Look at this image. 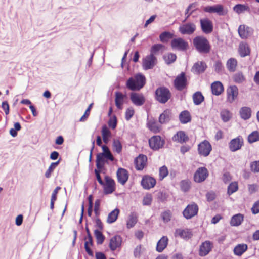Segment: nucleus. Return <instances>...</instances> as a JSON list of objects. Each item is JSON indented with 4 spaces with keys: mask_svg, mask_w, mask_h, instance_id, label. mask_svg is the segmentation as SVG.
I'll list each match as a JSON object with an SVG mask.
<instances>
[{
    "mask_svg": "<svg viewBox=\"0 0 259 259\" xmlns=\"http://www.w3.org/2000/svg\"><path fill=\"white\" fill-rule=\"evenodd\" d=\"M238 34L242 39L247 38L251 34V29L245 25H241L239 26Z\"/></svg>",
    "mask_w": 259,
    "mask_h": 259,
    "instance_id": "b1692460",
    "label": "nucleus"
},
{
    "mask_svg": "<svg viewBox=\"0 0 259 259\" xmlns=\"http://www.w3.org/2000/svg\"><path fill=\"white\" fill-rule=\"evenodd\" d=\"M179 31L182 34H191L196 30V26L193 23H188L180 26Z\"/></svg>",
    "mask_w": 259,
    "mask_h": 259,
    "instance_id": "dca6fc26",
    "label": "nucleus"
},
{
    "mask_svg": "<svg viewBox=\"0 0 259 259\" xmlns=\"http://www.w3.org/2000/svg\"><path fill=\"white\" fill-rule=\"evenodd\" d=\"M203 11L208 13H215L219 15H224V8L222 5H217L213 6H207L204 7Z\"/></svg>",
    "mask_w": 259,
    "mask_h": 259,
    "instance_id": "412c9836",
    "label": "nucleus"
},
{
    "mask_svg": "<svg viewBox=\"0 0 259 259\" xmlns=\"http://www.w3.org/2000/svg\"><path fill=\"white\" fill-rule=\"evenodd\" d=\"M113 150L119 154L121 152L122 146L119 140H114L113 142Z\"/></svg>",
    "mask_w": 259,
    "mask_h": 259,
    "instance_id": "3c124183",
    "label": "nucleus"
},
{
    "mask_svg": "<svg viewBox=\"0 0 259 259\" xmlns=\"http://www.w3.org/2000/svg\"><path fill=\"white\" fill-rule=\"evenodd\" d=\"M233 10L238 14L242 13L245 11H250L249 7L247 5L243 4H237L235 5L233 8Z\"/></svg>",
    "mask_w": 259,
    "mask_h": 259,
    "instance_id": "a19ab883",
    "label": "nucleus"
},
{
    "mask_svg": "<svg viewBox=\"0 0 259 259\" xmlns=\"http://www.w3.org/2000/svg\"><path fill=\"white\" fill-rule=\"evenodd\" d=\"M171 112L170 110H165L159 117V122L161 124L168 122L170 119Z\"/></svg>",
    "mask_w": 259,
    "mask_h": 259,
    "instance_id": "7c9ffc66",
    "label": "nucleus"
},
{
    "mask_svg": "<svg viewBox=\"0 0 259 259\" xmlns=\"http://www.w3.org/2000/svg\"><path fill=\"white\" fill-rule=\"evenodd\" d=\"M241 117L245 120L249 119L251 117V110L249 107H243L240 110Z\"/></svg>",
    "mask_w": 259,
    "mask_h": 259,
    "instance_id": "c9c22d12",
    "label": "nucleus"
},
{
    "mask_svg": "<svg viewBox=\"0 0 259 259\" xmlns=\"http://www.w3.org/2000/svg\"><path fill=\"white\" fill-rule=\"evenodd\" d=\"M188 80L186 73L182 72L178 75L174 81L175 88L179 91H182L186 89L188 86Z\"/></svg>",
    "mask_w": 259,
    "mask_h": 259,
    "instance_id": "20e7f679",
    "label": "nucleus"
},
{
    "mask_svg": "<svg viewBox=\"0 0 259 259\" xmlns=\"http://www.w3.org/2000/svg\"><path fill=\"white\" fill-rule=\"evenodd\" d=\"M173 34L169 32H164L162 33L160 36L159 38L160 41L163 42H166L169 39L172 38Z\"/></svg>",
    "mask_w": 259,
    "mask_h": 259,
    "instance_id": "8fccbe9b",
    "label": "nucleus"
},
{
    "mask_svg": "<svg viewBox=\"0 0 259 259\" xmlns=\"http://www.w3.org/2000/svg\"><path fill=\"white\" fill-rule=\"evenodd\" d=\"M105 155L99 153L97 154L96 165L98 169H102L105 164Z\"/></svg>",
    "mask_w": 259,
    "mask_h": 259,
    "instance_id": "473e14b6",
    "label": "nucleus"
},
{
    "mask_svg": "<svg viewBox=\"0 0 259 259\" xmlns=\"http://www.w3.org/2000/svg\"><path fill=\"white\" fill-rule=\"evenodd\" d=\"M213 244L209 241H205L200 246L199 255L201 256L207 255L211 250Z\"/></svg>",
    "mask_w": 259,
    "mask_h": 259,
    "instance_id": "a211bd4d",
    "label": "nucleus"
},
{
    "mask_svg": "<svg viewBox=\"0 0 259 259\" xmlns=\"http://www.w3.org/2000/svg\"><path fill=\"white\" fill-rule=\"evenodd\" d=\"M171 93L168 88L158 87L155 92V99L160 103L165 104L171 98Z\"/></svg>",
    "mask_w": 259,
    "mask_h": 259,
    "instance_id": "7ed1b4c3",
    "label": "nucleus"
},
{
    "mask_svg": "<svg viewBox=\"0 0 259 259\" xmlns=\"http://www.w3.org/2000/svg\"><path fill=\"white\" fill-rule=\"evenodd\" d=\"M115 105L119 110H122L123 109V105L124 104V100L126 98V96L125 95H123L120 92H115Z\"/></svg>",
    "mask_w": 259,
    "mask_h": 259,
    "instance_id": "393cba45",
    "label": "nucleus"
},
{
    "mask_svg": "<svg viewBox=\"0 0 259 259\" xmlns=\"http://www.w3.org/2000/svg\"><path fill=\"white\" fill-rule=\"evenodd\" d=\"M101 133L103 137V140L105 143L107 144L108 142L109 139L111 136V132L106 126V125H104L102 126Z\"/></svg>",
    "mask_w": 259,
    "mask_h": 259,
    "instance_id": "4c0bfd02",
    "label": "nucleus"
},
{
    "mask_svg": "<svg viewBox=\"0 0 259 259\" xmlns=\"http://www.w3.org/2000/svg\"><path fill=\"white\" fill-rule=\"evenodd\" d=\"M171 47L173 49L185 51L188 47V44L182 38H175L171 41Z\"/></svg>",
    "mask_w": 259,
    "mask_h": 259,
    "instance_id": "9b49d317",
    "label": "nucleus"
},
{
    "mask_svg": "<svg viewBox=\"0 0 259 259\" xmlns=\"http://www.w3.org/2000/svg\"><path fill=\"white\" fill-rule=\"evenodd\" d=\"M211 89L213 95L219 96L224 92V86L220 81H215L211 84Z\"/></svg>",
    "mask_w": 259,
    "mask_h": 259,
    "instance_id": "cd10ccee",
    "label": "nucleus"
},
{
    "mask_svg": "<svg viewBox=\"0 0 259 259\" xmlns=\"http://www.w3.org/2000/svg\"><path fill=\"white\" fill-rule=\"evenodd\" d=\"M164 46L162 44H155L152 46L151 49L150 54H156L159 51L164 48Z\"/></svg>",
    "mask_w": 259,
    "mask_h": 259,
    "instance_id": "13d9d810",
    "label": "nucleus"
},
{
    "mask_svg": "<svg viewBox=\"0 0 259 259\" xmlns=\"http://www.w3.org/2000/svg\"><path fill=\"white\" fill-rule=\"evenodd\" d=\"M189 140V137L186 134L185 132L183 131H179L172 137V140L174 142L183 144L186 143Z\"/></svg>",
    "mask_w": 259,
    "mask_h": 259,
    "instance_id": "6ab92c4d",
    "label": "nucleus"
},
{
    "mask_svg": "<svg viewBox=\"0 0 259 259\" xmlns=\"http://www.w3.org/2000/svg\"><path fill=\"white\" fill-rule=\"evenodd\" d=\"M119 213V210L117 208L115 209L112 211L107 217V221L109 223L114 222L117 219Z\"/></svg>",
    "mask_w": 259,
    "mask_h": 259,
    "instance_id": "79ce46f5",
    "label": "nucleus"
},
{
    "mask_svg": "<svg viewBox=\"0 0 259 259\" xmlns=\"http://www.w3.org/2000/svg\"><path fill=\"white\" fill-rule=\"evenodd\" d=\"M221 117L223 121L227 122L231 118V114L228 110H224L221 112Z\"/></svg>",
    "mask_w": 259,
    "mask_h": 259,
    "instance_id": "4d7b16f0",
    "label": "nucleus"
},
{
    "mask_svg": "<svg viewBox=\"0 0 259 259\" xmlns=\"http://www.w3.org/2000/svg\"><path fill=\"white\" fill-rule=\"evenodd\" d=\"M243 144L242 138L237 137L231 140L229 143L230 150L232 152H235L241 149Z\"/></svg>",
    "mask_w": 259,
    "mask_h": 259,
    "instance_id": "aec40b11",
    "label": "nucleus"
},
{
    "mask_svg": "<svg viewBox=\"0 0 259 259\" xmlns=\"http://www.w3.org/2000/svg\"><path fill=\"white\" fill-rule=\"evenodd\" d=\"M103 152L101 153V154H103V155H105V157L106 159H109L111 161L114 160V157L110 151L108 147L106 145H103L102 147Z\"/></svg>",
    "mask_w": 259,
    "mask_h": 259,
    "instance_id": "a18cd8bd",
    "label": "nucleus"
},
{
    "mask_svg": "<svg viewBox=\"0 0 259 259\" xmlns=\"http://www.w3.org/2000/svg\"><path fill=\"white\" fill-rule=\"evenodd\" d=\"M244 217L242 214L238 213L234 215L231 218L230 224L233 226H238L241 225L243 221Z\"/></svg>",
    "mask_w": 259,
    "mask_h": 259,
    "instance_id": "f704fd0d",
    "label": "nucleus"
},
{
    "mask_svg": "<svg viewBox=\"0 0 259 259\" xmlns=\"http://www.w3.org/2000/svg\"><path fill=\"white\" fill-rule=\"evenodd\" d=\"M93 103L90 104L87 110H85L83 115L80 118V121H84L90 115V110L93 106Z\"/></svg>",
    "mask_w": 259,
    "mask_h": 259,
    "instance_id": "680f3d73",
    "label": "nucleus"
},
{
    "mask_svg": "<svg viewBox=\"0 0 259 259\" xmlns=\"http://www.w3.org/2000/svg\"><path fill=\"white\" fill-rule=\"evenodd\" d=\"M196 49L201 53H208L211 50V45L207 39L203 36H198L193 40Z\"/></svg>",
    "mask_w": 259,
    "mask_h": 259,
    "instance_id": "f03ea898",
    "label": "nucleus"
},
{
    "mask_svg": "<svg viewBox=\"0 0 259 259\" xmlns=\"http://www.w3.org/2000/svg\"><path fill=\"white\" fill-rule=\"evenodd\" d=\"M156 183V180L154 178L146 175L143 176L142 179L141 185L144 189L148 190L153 188Z\"/></svg>",
    "mask_w": 259,
    "mask_h": 259,
    "instance_id": "4468645a",
    "label": "nucleus"
},
{
    "mask_svg": "<svg viewBox=\"0 0 259 259\" xmlns=\"http://www.w3.org/2000/svg\"><path fill=\"white\" fill-rule=\"evenodd\" d=\"M130 99L132 103L136 106H142L145 102V98L143 94L135 92L131 94Z\"/></svg>",
    "mask_w": 259,
    "mask_h": 259,
    "instance_id": "f3484780",
    "label": "nucleus"
},
{
    "mask_svg": "<svg viewBox=\"0 0 259 259\" xmlns=\"http://www.w3.org/2000/svg\"><path fill=\"white\" fill-rule=\"evenodd\" d=\"M238 53L242 57L249 55L250 54V49L248 45L246 42H240L239 45Z\"/></svg>",
    "mask_w": 259,
    "mask_h": 259,
    "instance_id": "bb28decb",
    "label": "nucleus"
},
{
    "mask_svg": "<svg viewBox=\"0 0 259 259\" xmlns=\"http://www.w3.org/2000/svg\"><path fill=\"white\" fill-rule=\"evenodd\" d=\"M122 239L119 236H115L111 238L109 247L112 251H114L121 245Z\"/></svg>",
    "mask_w": 259,
    "mask_h": 259,
    "instance_id": "a878e982",
    "label": "nucleus"
},
{
    "mask_svg": "<svg viewBox=\"0 0 259 259\" xmlns=\"http://www.w3.org/2000/svg\"><path fill=\"white\" fill-rule=\"evenodd\" d=\"M233 79L235 83H241L245 80V78L242 73L238 72L234 75Z\"/></svg>",
    "mask_w": 259,
    "mask_h": 259,
    "instance_id": "5fc2aeb1",
    "label": "nucleus"
},
{
    "mask_svg": "<svg viewBox=\"0 0 259 259\" xmlns=\"http://www.w3.org/2000/svg\"><path fill=\"white\" fill-rule=\"evenodd\" d=\"M250 168L254 172H259V161H254L251 163Z\"/></svg>",
    "mask_w": 259,
    "mask_h": 259,
    "instance_id": "e2e57ef3",
    "label": "nucleus"
},
{
    "mask_svg": "<svg viewBox=\"0 0 259 259\" xmlns=\"http://www.w3.org/2000/svg\"><path fill=\"white\" fill-rule=\"evenodd\" d=\"M247 245L245 244H238L234 248V253L235 255L241 256L247 249Z\"/></svg>",
    "mask_w": 259,
    "mask_h": 259,
    "instance_id": "e433bc0d",
    "label": "nucleus"
},
{
    "mask_svg": "<svg viewBox=\"0 0 259 259\" xmlns=\"http://www.w3.org/2000/svg\"><path fill=\"white\" fill-rule=\"evenodd\" d=\"M213 67L215 72L219 73L221 72L223 69V66L221 61H217L215 62Z\"/></svg>",
    "mask_w": 259,
    "mask_h": 259,
    "instance_id": "052dcab7",
    "label": "nucleus"
},
{
    "mask_svg": "<svg viewBox=\"0 0 259 259\" xmlns=\"http://www.w3.org/2000/svg\"><path fill=\"white\" fill-rule=\"evenodd\" d=\"M138 221V215L135 212L131 213L128 217L127 221V227H133L134 226Z\"/></svg>",
    "mask_w": 259,
    "mask_h": 259,
    "instance_id": "37998d69",
    "label": "nucleus"
},
{
    "mask_svg": "<svg viewBox=\"0 0 259 259\" xmlns=\"http://www.w3.org/2000/svg\"><path fill=\"white\" fill-rule=\"evenodd\" d=\"M135 113V111L132 107L128 108L125 113V118L126 120L128 121L133 116Z\"/></svg>",
    "mask_w": 259,
    "mask_h": 259,
    "instance_id": "bf43d9fd",
    "label": "nucleus"
},
{
    "mask_svg": "<svg viewBox=\"0 0 259 259\" xmlns=\"http://www.w3.org/2000/svg\"><path fill=\"white\" fill-rule=\"evenodd\" d=\"M157 59L153 54L146 56L143 60L142 66L144 70L152 68L156 64Z\"/></svg>",
    "mask_w": 259,
    "mask_h": 259,
    "instance_id": "9d476101",
    "label": "nucleus"
},
{
    "mask_svg": "<svg viewBox=\"0 0 259 259\" xmlns=\"http://www.w3.org/2000/svg\"><path fill=\"white\" fill-rule=\"evenodd\" d=\"M207 67L206 64L204 62H198L193 66L192 69L197 73L203 72Z\"/></svg>",
    "mask_w": 259,
    "mask_h": 259,
    "instance_id": "72a5a7b5",
    "label": "nucleus"
},
{
    "mask_svg": "<svg viewBox=\"0 0 259 259\" xmlns=\"http://www.w3.org/2000/svg\"><path fill=\"white\" fill-rule=\"evenodd\" d=\"M145 83L146 78L144 75L138 73L126 81V86L131 91H139L144 87Z\"/></svg>",
    "mask_w": 259,
    "mask_h": 259,
    "instance_id": "f257e3e1",
    "label": "nucleus"
},
{
    "mask_svg": "<svg viewBox=\"0 0 259 259\" xmlns=\"http://www.w3.org/2000/svg\"><path fill=\"white\" fill-rule=\"evenodd\" d=\"M101 169H98V168L95 169V173L96 175L97 180L98 182H99V183L101 185H104V183L102 181L101 177L100 176V172H101Z\"/></svg>",
    "mask_w": 259,
    "mask_h": 259,
    "instance_id": "338daca9",
    "label": "nucleus"
},
{
    "mask_svg": "<svg viewBox=\"0 0 259 259\" xmlns=\"http://www.w3.org/2000/svg\"><path fill=\"white\" fill-rule=\"evenodd\" d=\"M168 239L166 236H163L157 242L156 250L158 252H161L166 247Z\"/></svg>",
    "mask_w": 259,
    "mask_h": 259,
    "instance_id": "c756f323",
    "label": "nucleus"
},
{
    "mask_svg": "<svg viewBox=\"0 0 259 259\" xmlns=\"http://www.w3.org/2000/svg\"><path fill=\"white\" fill-rule=\"evenodd\" d=\"M199 210L198 206L194 202L188 204L183 211L184 217L187 219H191L196 215Z\"/></svg>",
    "mask_w": 259,
    "mask_h": 259,
    "instance_id": "39448f33",
    "label": "nucleus"
},
{
    "mask_svg": "<svg viewBox=\"0 0 259 259\" xmlns=\"http://www.w3.org/2000/svg\"><path fill=\"white\" fill-rule=\"evenodd\" d=\"M163 58L166 63L169 64L175 61L177 56L175 54L169 53L164 56Z\"/></svg>",
    "mask_w": 259,
    "mask_h": 259,
    "instance_id": "603ef678",
    "label": "nucleus"
},
{
    "mask_svg": "<svg viewBox=\"0 0 259 259\" xmlns=\"http://www.w3.org/2000/svg\"><path fill=\"white\" fill-rule=\"evenodd\" d=\"M168 174V170L167 167L165 165L162 166L159 168V180H162L165 178Z\"/></svg>",
    "mask_w": 259,
    "mask_h": 259,
    "instance_id": "6e6d98bb",
    "label": "nucleus"
},
{
    "mask_svg": "<svg viewBox=\"0 0 259 259\" xmlns=\"http://www.w3.org/2000/svg\"><path fill=\"white\" fill-rule=\"evenodd\" d=\"M171 215V213L169 210L165 211L161 214L162 220L165 222H168L170 220Z\"/></svg>",
    "mask_w": 259,
    "mask_h": 259,
    "instance_id": "0e129e2a",
    "label": "nucleus"
},
{
    "mask_svg": "<svg viewBox=\"0 0 259 259\" xmlns=\"http://www.w3.org/2000/svg\"><path fill=\"white\" fill-rule=\"evenodd\" d=\"M179 118L182 124H186L191 121V115L187 110L183 111L179 114Z\"/></svg>",
    "mask_w": 259,
    "mask_h": 259,
    "instance_id": "2f4dec72",
    "label": "nucleus"
},
{
    "mask_svg": "<svg viewBox=\"0 0 259 259\" xmlns=\"http://www.w3.org/2000/svg\"><path fill=\"white\" fill-rule=\"evenodd\" d=\"M248 141L250 143L259 141V133L257 131H254L250 134L248 137Z\"/></svg>",
    "mask_w": 259,
    "mask_h": 259,
    "instance_id": "de8ad7c7",
    "label": "nucleus"
},
{
    "mask_svg": "<svg viewBox=\"0 0 259 259\" xmlns=\"http://www.w3.org/2000/svg\"><path fill=\"white\" fill-rule=\"evenodd\" d=\"M202 31L205 34L211 33L213 31V25L212 22L208 18L201 19L200 20Z\"/></svg>",
    "mask_w": 259,
    "mask_h": 259,
    "instance_id": "f8f14e48",
    "label": "nucleus"
},
{
    "mask_svg": "<svg viewBox=\"0 0 259 259\" xmlns=\"http://www.w3.org/2000/svg\"><path fill=\"white\" fill-rule=\"evenodd\" d=\"M181 189L186 192L189 190L191 187V182L188 180H182L180 182Z\"/></svg>",
    "mask_w": 259,
    "mask_h": 259,
    "instance_id": "49530a36",
    "label": "nucleus"
},
{
    "mask_svg": "<svg viewBox=\"0 0 259 259\" xmlns=\"http://www.w3.org/2000/svg\"><path fill=\"white\" fill-rule=\"evenodd\" d=\"M105 184L104 186V192L105 194H111L115 190V183L113 179L108 176L105 178Z\"/></svg>",
    "mask_w": 259,
    "mask_h": 259,
    "instance_id": "ddd939ff",
    "label": "nucleus"
},
{
    "mask_svg": "<svg viewBox=\"0 0 259 259\" xmlns=\"http://www.w3.org/2000/svg\"><path fill=\"white\" fill-rule=\"evenodd\" d=\"M209 175L207 169L204 167H199L194 175V180L197 183H201L204 181Z\"/></svg>",
    "mask_w": 259,
    "mask_h": 259,
    "instance_id": "6e6552de",
    "label": "nucleus"
},
{
    "mask_svg": "<svg viewBox=\"0 0 259 259\" xmlns=\"http://www.w3.org/2000/svg\"><path fill=\"white\" fill-rule=\"evenodd\" d=\"M94 233L97 239V243L98 244H102L104 240L105 237L103 236L102 232L98 230H95Z\"/></svg>",
    "mask_w": 259,
    "mask_h": 259,
    "instance_id": "864d4df0",
    "label": "nucleus"
},
{
    "mask_svg": "<svg viewBox=\"0 0 259 259\" xmlns=\"http://www.w3.org/2000/svg\"><path fill=\"white\" fill-rule=\"evenodd\" d=\"M238 189V185L237 182H231L228 187L227 193L230 195L236 192Z\"/></svg>",
    "mask_w": 259,
    "mask_h": 259,
    "instance_id": "c03bdc74",
    "label": "nucleus"
},
{
    "mask_svg": "<svg viewBox=\"0 0 259 259\" xmlns=\"http://www.w3.org/2000/svg\"><path fill=\"white\" fill-rule=\"evenodd\" d=\"M227 102L232 103L236 100L239 95L238 89L236 85H230L228 87L226 91Z\"/></svg>",
    "mask_w": 259,
    "mask_h": 259,
    "instance_id": "423d86ee",
    "label": "nucleus"
},
{
    "mask_svg": "<svg viewBox=\"0 0 259 259\" xmlns=\"http://www.w3.org/2000/svg\"><path fill=\"white\" fill-rule=\"evenodd\" d=\"M252 213L257 214L259 213V200L255 202L251 208Z\"/></svg>",
    "mask_w": 259,
    "mask_h": 259,
    "instance_id": "774afa93",
    "label": "nucleus"
},
{
    "mask_svg": "<svg viewBox=\"0 0 259 259\" xmlns=\"http://www.w3.org/2000/svg\"><path fill=\"white\" fill-rule=\"evenodd\" d=\"M164 144L160 136H154L149 140V144L150 148L153 150H158L162 148Z\"/></svg>",
    "mask_w": 259,
    "mask_h": 259,
    "instance_id": "1a4fd4ad",
    "label": "nucleus"
},
{
    "mask_svg": "<svg viewBox=\"0 0 259 259\" xmlns=\"http://www.w3.org/2000/svg\"><path fill=\"white\" fill-rule=\"evenodd\" d=\"M237 65V61L236 59L230 58L227 62L226 66L228 70L230 72H234Z\"/></svg>",
    "mask_w": 259,
    "mask_h": 259,
    "instance_id": "58836bf2",
    "label": "nucleus"
},
{
    "mask_svg": "<svg viewBox=\"0 0 259 259\" xmlns=\"http://www.w3.org/2000/svg\"><path fill=\"white\" fill-rule=\"evenodd\" d=\"M211 150V145L209 142L207 140H204L198 146V151L199 154L204 157L208 156Z\"/></svg>",
    "mask_w": 259,
    "mask_h": 259,
    "instance_id": "0eeeda50",
    "label": "nucleus"
},
{
    "mask_svg": "<svg viewBox=\"0 0 259 259\" xmlns=\"http://www.w3.org/2000/svg\"><path fill=\"white\" fill-rule=\"evenodd\" d=\"M141 245H139L136 246L134 251V255L135 257L139 258L141 256Z\"/></svg>",
    "mask_w": 259,
    "mask_h": 259,
    "instance_id": "69168bd1",
    "label": "nucleus"
},
{
    "mask_svg": "<svg viewBox=\"0 0 259 259\" xmlns=\"http://www.w3.org/2000/svg\"><path fill=\"white\" fill-rule=\"evenodd\" d=\"M148 129L153 133H158L161 131V126L159 125L154 119L149 120L147 123Z\"/></svg>",
    "mask_w": 259,
    "mask_h": 259,
    "instance_id": "c85d7f7f",
    "label": "nucleus"
},
{
    "mask_svg": "<svg viewBox=\"0 0 259 259\" xmlns=\"http://www.w3.org/2000/svg\"><path fill=\"white\" fill-rule=\"evenodd\" d=\"M193 100L195 105H198L204 101V97L200 92L198 91L193 94Z\"/></svg>",
    "mask_w": 259,
    "mask_h": 259,
    "instance_id": "ea45409f",
    "label": "nucleus"
},
{
    "mask_svg": "<svg viewBox=\"0 0 259 259\" xmlns=\"http://www.w3.org/2000/svg\"><path fill=\"white\" fill-rule=\"evenodd\" d=\"M117 177L118 182L122 185H124L128 179L127 170L122 168H119L117 171Z\"/></svg>",
    "mask_w": 259,
    "mask_h": 259,
    "instance_id": "4be33fe9",
    "label": "nucleus"
},
{
    "mask_svg": "<svg viewBox=\"0 0 259 259\" xmlns=\"http://www.w3.org/2000/svg\"><path fill=\"white\" fill-rule=\"evenodd\" d=\"M59 163V161H58L55 162H52L51 164L45 174L47 178H49L51 177L52 172L54 171L56 166L58 165Z\"/></svg>",
    "mask_w": 259,
    "mask_h": 259,
    "instance_id": "09e8293b",
    "label": "nucleus"
},
{
    "mask_svg": "<svg viewBox=\"0 0 259 259\" xmlns=\"http://www.w3.org/2000/svg\"><path fill=\"white\" fill-rule=\"evenodd\" d=\"M176 235L181 238L188 240L192 236V231L187 228L177 229L176 231Z\"/></svg>",
    "mask_w": 259,
    "mask_h": 259,
    "instance_id": "5701e85b",
    "label": "nucleus"
},
{
    "mask_svg": "<svg viewBox=\"0 0 259 259\" xmlns=\"http://www.w3.org/2000/svg\"><path fill=\"white\" fill-rule=\"evenodd\" d=\"M147 156L140 154L134 160L135 167L138 170H142L147 165Z\"/></svg>",
    "mask_w": 259,
    "mask_h": 259,
    "instance_id": "2eb2a0df",
    "label": "nucleus"
}]
</instances>
